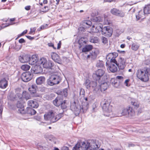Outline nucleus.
<instances>
[{"mask_svg": "<svg viewBox=\"0 0 150 150\" xmlns=\"http://www.w3.org/2000/svg\"><path fill=\"white\" fill-rule=\"evenodd\" d=\"M35 85H33L31 87L29 88L28 90L31 94H34L36 93V89L35 88Z\"/></svg>", "mask_w": 150, "mask_h": 150, "instance_id": "obj_40", "label": "nucleus"}, {"mask_svg": "<svg viewBox=\"0 0 150 150\" xmlns=\"http://www.w3.org/2000/svg\"><path fill=\"white\" fill-rule=\"evenodd\" d=\"M60 105L62 109H65L67 108V105L65 100L63 101Z\"/></svg>", "mask_w": 150, "mask_h": 150, "instance_id": "obj_52", "label": "nucleus"}, {"mask_svg": "<svg viewBox=\"0 0 150 150\" xmlns=\"http://www.w3.org/2000/svg\"><path fill=\"white\" fill-rule=\"evenodd\" d=\"M129 107L124 108L122 110L120 115H119V116L122 115H128Z\"/></svg>", "mask_w": 150, "mask_h": 150, "instance_id": "obj_39", "label": "nucleus"}, {"mask_svg": "<svg viewBox=\"0 0 150 150\" xmlns=\"http://www.w3.org/2000/svg\"><path fill=\"white\" fill-rule=\"evenodd\" d=\"M112 29L110 27L107 26L103 27V26H102L101 33L103 35L110 37L112 35Z\"/></svg>", "mask_w": 150, "mask_h": 150, "instance_id": "obj_7", "label": "nucleus"}, {"mask_svg": "<svg viewBox=\"0 0 150 150\" xmlns=\"http://www.w3.org/2000/svg\"><path fill=\"white\" fill-rule=\"evenodd\" d=\"M42 9L43 10L42 11L46 13L49 10V8L48 6H45L44 7V8H43Z\"/></svg>", "mask_w": 150, "mask_h": 150, "instance_id": "obj_53", "label": "nucleus"}, {"mask_svg": "<svg viewBox=\"0 0 150 150\" xmlns=\"http://www.w3.org/2000/svg\"><path fill=\"white\" fill-rule=\"evenodd\" d=\"M22 45L21 44H17L15 45L14 48L17 51H18L21 49L22 47Z\"/></svg>", "mask_w": 150, "mask_h": 150, "instance_id": "obj_47", "label": "nucleus"}, {"mask_svg": "<svg viewBox=\"0 0 150 150\" xmlns=\"http://www.w3.org/2000/svg\"><path fill=\"white\" fill-rule=\"evenodd\" d=\"M148 73L147 68H146L139 69L136 72L137 76L141 81L146 82L149 80Z\"/></svg>", "mask_w": 150, "mask_h": 150, "instance_id": "obj_4", "label": "nucleus"}, {"mask_svg": "<svg viewBox=\"0 0 150 150\" xmlns=\"http://www.w3.org/2000/svg\"><path fill=\"white\" fill-rule=\"evenodd\" d=\"M61 150H69L68 147L67 146H63L61 148Z\"/></svg>", "mask_w": 150, "mask_h": 150, "instance_id": "obj_61", "label": "nucleus"}, {"mask_svg": "<svg viewBox=\"0 0 150 150\" xmlns=\"http://www.w3.org/2000/svg\"><path fill=\"white\" fill-rule=\"evenodd\" d=\"M91 87L93 88V91L96 93H98L99 92V89L98 88L99 85L97 86V83L96 81H93L91 82Z\"/></svg>", "mask_w": 150, "mask_h": 150, "instance_id": "obj_22", "label": "nucleus"}, {"mask_svg": "<svg viewBox=\"0 0 150 150\" xmlns=\"http://www.w3.org/2000/svg\"><path fill=\"white\" fill-rule=\"evenodd\" d=\"M28 105L33 108H37L38 106V103L33 100H30L28 102Z\"/></svg>", "mask_w": 150, "mask_h": 150, "instance_id": "obj_27", "label": "nucleus"}, {"mask_svg": "<svg viewBox=\"0 0 150 150\" xmlns=\"http://www.w3.org/2000/svg\"><path fill=\"white\" fill-rule=\"evenodd\" d=\"M19 60L21 63H24L28 62L29 60V55H24L20 56L19 57Z\"/></svg>", "mask_w": 150, "mask_h": 150, "instance_id": "obj_21", "label": "nucleus"}, {"mask_svg": "<svg viewBox=\"0 0 150 150\" xmlns=\"http://www.w3.org/2000/svg\"><path fill=\"white\" fill-rule=\"evenodd\" d=\"M102 26H95L94 25H93L91 28L92 32L94 33H98L100 31H101Z\"/></svg>", "mask_w": 150, "mask_h": 150, "instance_id": "obj_29", "label": "nucleus"}, {"mask_svg": "<svg viewBox=\"0 0 150 150\" xmlns=\"http://www.w3.org/2000/svg\"><path fill=\"white\" fill-rule=\"evenodd\" d=\"M16 95V96L18 97L20 100H22V97L25 98L26 100L30 98V96L29 93L25 91L23 92L22 95L21 94H17Z\"/></svg>", "mask_w": 150, "mask_h": 150, "instance_id": "obj_17", "label": "nucleus"}, {"mask_svg": "<svg viewBox=\"0 0 150 150\" xmlns=\"http://www.w3.org/2000/svg\"><path fill=\"white\" fill-rule=\"evenodd\" d=\"M108 69L112 72L114 73L116 72L117 70V62H110L109 65H108Z\"/></svg>", "mask_w": 150, "mask_h": 150, "instance_id": "obj_10", "label": "nucleus"}, {"mask_svg": "<svg viewBox=\"0 0 150 150\" xmlns=\"http://www.w3.org/2000/svg\"><path fill=\"white\" fill-rule=\"evenodd\" d=\"M51 56L52 59L55 62L59 64H60L61 60L59 55L56 53L52 52Z\"/></svg>", "mask_w": 150, "mask_h": 150, "instance_id": "obj_19", "label": "nucleus"}, {"mask_svg": "<svg viewBox=\"0 0 150 150\" xmlns=\"http://www.w3.org/2000/svg\"><path fill=\"white\" fill-rule=\"evenodd\" d=\"M79 94L80 95H82L84 96L85 95V91L82 88L81 89Z\"/></svg>", "mask_w": 150, "mask_h": 150, "instance_id": "obj_54", "label": "nucleus"}, {"mask_svg": "<svg viewBox=\"0 0 150 150\" xmlns=\"http://www.w3.org/2000/svg\"><path fill=\"white\" fill-rule=\"evenodd\" d=\"M33 70L34 73L35 74L40 73L42 71V69L39 65H36L32 69Z\"/></svg>", "mask_w": 150, "mask_h": 150, "instance_id": "obj_24", "label": "nucleus"}, {"mask_svg": "<svg viewBox=\"0 0 150 150\" xmlns=\"http://www.w3.org/2000/svg\"><path fill=\"white\" fill-rule=\"evenodd\" d=\"M28 62L29 64L33 65L35 64L38 60V58L35 55H33L31 57L29 56Z\"/></svg>", "mask_w": 150, "mask_h": 150, "instance_id": "obj_20", "label": "nucleus"}, {"mask_svg": "<svg viewBox=\"0 0 150 150\" xmlns=\"http://www.w3.org/2000/svg\"><path fill=\"white\" fill-rule=\"evenodd\" d=\"M131 104L134 106V108L136 109L138 108L139 106V103L137 101H132Z\"/></svg>", "mask_w": 150, "mask_h": 150, "instance_id": "obj_46", "label": "nucleus"}, {"mask_svg": "<svg viewBox=\"0 0 150 150\" xmlns=\"http://www.w3.org/2000/svg\"><path fill=\"white\" fill-rule=\"evenodd\" d=\"M36 30L35 27L33 28H30V34H32V33L34 32Z\"/></svg>", "mask_w": 150, "mask_h": 150, "instance_id": "obj_56", "label": "nucleus"}, {"mask_svg": "<svg viewBox=\"0 0 150 150\" xmlns=\"http://www.w3.org/2000/svg\"><path fill=\"white\" fill-rule=\"evenodd\" d=\"M128 115L129 117H132L134 115L135 112L131 108L129 107Z\"/></svg>", "mask_w": 150, "mask_h": 150, "instance_id": "obj_41", "label": "nucleus"}, {"mask_svg": "<svg viewBox=\"0 0 150 150\" xmlns=\"http://www.w3.org/2000/svg\"><path fill=\"white\" fill-rule=\"evenodd\" d=\"M139 47V44L136 42L133 43L132 45L131 49L134 51H137Z\"/></svg>", "mask_w": 150, "mask_h": 150, "instance_id": "obj_34", "label": "nucleus"}, {"mask_svg": "<svg viewBox=\"0 0 150 150\" xmlns=\"http://www.w3.org/2000/svg\"><path fill=\"white\" fill-rule=\"evenodd\" d=\"M27 112L28 114L32 115L35 114L36 112L31 108H27Z\"/></svg>", "mask_w": 150, "mask_h": 150, "instance_id": "obj_31", "label": "nucleus"}, {"mask_svg": "<svg viewBox=\"0 0 150 150\" xmlns=\"http://www.w3.org/2000/svg\"><path fill=\"white\" fill-rule=\"evenodd\" d=\"M100 84L99 85L98 88H99V92H98V93L99 94L101 92H103L107 89L108 86L107 83L106 82L100 83V81H98Z\"/></svg>", "mask_w": 150, "mask_h": 150, "instance_id": "obj_15", "label": "nucleus"}, {"mask_svg": "<svg viewBox=\"0 0 150 150\" xmlns=\"http://www.w3.org/2000/svg\"><path fill=\"white\" fill-rule=\"evenodd\" d=\"M126 59H125L120 57L118 60V63H117L118 67L119 69H123L126 66L125 62Z\"/></svg>", "mask_w": 150, "mask_h": 150, "instance_id": "obj_14", "label": "nucleus"}, {"mask_svg": "<svg viewBox=\"0 0 150 150\" xmlns=\"http://www.w3.org/2000/svg\"><path fill=\"white\" fill-rule=\"evenodd\" d=\"M99 144L93 140L79 142L74 147L73 150H96Z\"/></svg>", "mask_w": 150, "mask_h": 150, "instance_id": "obj_1", "label": "nucleus"}, {"mask_svg": "<svg viewBox=\"0 0 150 150\" xmlns=\"http://www.w3.org/2000/svg\"><path fill=\"white\" fill-rule=\"evenodd\" d=\"M91 82L88 79H86L85 82L84 83V85L86 88L88 89H89L91 87Z\"/></svg>", "mask_w": 150, "mask_h": 150, "instance_id": "obj_38", "label": "nucleus"}, {"mask_svg": "<svg viewBox=\"0 0 150 150\" xmlns=\"http://www.w3.org/2000/svg\"><path fill=\"white\" fill-rule=\"evenodd\" d=\"M116 79L120 80L121 81H122L123 80V78L122 76H117L116 77Z\"/></svg>", "mask_w": 150, "mask_h": 150, "instance_id": "obj_57", "label": "nucleus"}, {"mask_svg": "<svg viewBox=\"0 0 150 150\" xmlns=\"http://www.w3.org/2000/svg\"><path fill=\"white\" fill-rule=\"evenodd\" d=\"M129 81V79H127L125 80L124 82V84L127 86H129L128 83Z\"/></svg>", "mask_w": 150, "mask_h": 150, "instance_id": "obj_58", "label": "nucleus"}, {"mask_svg": "<svg viewBox=\"0 0 150 150\" xmlns=\"http://www.w3.org/2000/svg\"><path fill=\"white\" fill-rule=\"evenodd\" d=\"M90 41L91 42L97 43L98 42V39L97 37H93L90 39Z\"/></svg>", "mask_w": 150, "mask_h": 150, "instance_id": "obj_43", "label": "nucleus"}, {"mask_svg": "<svg viewBox=\"0 0 150 150\" xmlns=\"http://www.w3.org/2000/svg\"><path fill=\"white\" fill-rule=\"evenodd\" d=\"M48 45L50 47H52L54 49H56V47H55L54 46V44L52 43H48Z\"/></svg>", "mask_w": 150, "mask_h": 150, "instance_id": "obj_55", "label": "nucleus"}, {"mask_svg": "<svg viewBox=\"0 0 150 150\" xmlns=\"http://www.w3.org/2000/svg\"><path fill=\"white\" fill-rule=\"evenodd\" d=\"M40 64L43 68L48 69H53L54 66L53 63L51 61H47L44 58H42L40 61Z\"/></svg>", "mask_w": 150, "mask_h": 150, "instance_id": "obj_6", "label": "nucleus"}, {"mask_svg": "<svg viewBox=\"0 0 150 150\" xmlns=\"http://www.w3.org/2000/svg\"><path fill=\"white\" fill-rule=\"evenodd\" d=\"M118 56V54L116 52H112L109 53L106 56V59L107 60H110V62H116L117 61L115 59Z\"/></svg>", "mask_w": 150, "mask_h": 150, "instance_id": "obj_11", "label": "nucleus"}, {"mask_svg": "<svg viewBox=\"0 0 150 150\" xmlns=\"http://www.w3.org/2000/svg\"><path fill=\"white\" fill-rule=\"evenodd\" d=\"M97 55V54L95 52H92L87 56V58H90L92 59H94L96 58Z\"/></svg>", "mask_w": 150, "mask_h": 150, "instance_id": "obj_35", "label": "nucleus"}, {"mask_svg": "<svg viewBox=\"0 0 150 150\" xmlns=\"http://www.w3.org/2000/svg\"><path fill=\"white\" fill-rule=\"evenodd\" d=\"M55 115V113L51 111L44 115V119L45 120H50L51 122H53L52 120H54Z\"/></svg>", "mask_w": 150, "mask_h": 150, "instance_id": "obj_12", "label": "nucleus"}, {"mask_svg": "<svg viewBox=\"0 0 150 150\" xmlns=\"http://www.w3.org/2000/svg\"><path fill=\"white\" fill-rule=\"evenodd\" d=\"M145 14L143 11H140L139 12L138 14L136 16L137 20H139L140 19H144L145 17Z\"/></svg>", "mask_w": 150, "mask_h": 150, "instance_id": "obj_26", "label": "nucleus"}, {"mask_svg": "<svg viewBox=\"0 0 150 150\" xmlns=\"http://www.w3.org/2000/svg\"><path fill=\"white\" fill-rule=\"evenodd\" d=\"M105 72V70L104 69H100L97 70L95 74H93V78L96 77V80H98L100 81V78L104 74Z\"/></svg>", "mask_w": 150, "mask_h": 150, "instance_id": "obj_9", "label": "nucleus"}, {"mask_svg": "<svg viewBox=\"0 0 150 150\" xmlns=\"http://www.w3.org/2000/svg\"><path fill=\"white\" fill-rule=\"evenodd\" d=\"M83 27L81 28H87L90 27L92 25L91 22L88 20H85L83 21L82 23Z\"/></svg>", "mask_w": 150, "mask_h": 150, "instance_id": "obj_25", "label": "nucleus"}, {"mask_svg": "<svg viewBox=\"0 0 150 150\" xmlns=\"http://www.w3.org/2000/svg\"><path fill=\"white\" fill-rule=\"evenodd\" d=\"M3 107L2 105H0V114H1L3 111Z\"/></svg>", "mask_w": 150, "mask_h": 150, "instance_id": "obj_64", "label": "nucleus"}, {"mask_svg": "<svg viewBox=\"0 0 150 150\" xmlns=\"http://www.w3.org/2000/svg\"><path fill=\"white\" fill-rule=\"evenodd\" d=\"M62 79L59 75L53 74L50 77L47 81V84L50 86H52L57 84L61 81Z\"/></svg>", "mask_w": 150, "mask_h": 150, "instance_id": "obj_5", "label": "nucleus"}, {"mask_svg": "<svg viewBox=\"0 0 150 150\" xmlns=\"http://www.w3.org/2000/svg\"><path fill=\"white\" fill-rule=\"evenodd\" d=\"M61 41H59V43L57 44V49H59L61 47Z\"/></svg>", "mask_w": 150, "mask_h": 150, "instance_id": "obj_59", "label": "nucleus"}, {"mask_svg": "<svg viewBox=\"0 0 150 150\" xmlns=\"http://www.w3.org/2000/svg\"><path fill=\"white\" fill-rule=\"evenodd\" d=\"M101 40L103 44H106L108 43V39L107 38L103 37L101 38Z\"/></svg>", "mask_w": 150, "mask_h": 150, "instance_id": "obj_49", "label": "nucleus"}, {"mask_svg": "<svg viewBox=\"0 0 150 150\" xmlns=\"http://www.w3.org/2000/svg\"><path fill=\"white\" fill-rule=\"evenodd\" d=\"M44 137L47 140H49L54 144L56 143L57 139L52 134L49 133H46L44 135Z\"/></svg>", "mask_w": 150, "mask_h": 150, "instance_id": "obj_13", "label": "nucleus"}, {"mask_svg": "<svg viewBox=\"0 0 150 150\" xmlns=\"http://www.w3.org/2000/svg\"><path fill=\"white\" fill-rule=\"evenodd\" d=\"M84 39V38H82L79 40L78 43L80 48L86 44V41Z\"/></svg>", "mask_w": 150, "mask_h": 150, "instance_id": "obj_33", "label": "nucleus"}, {"mask_svg": "<svg viewBox=\"0 0 150 150\" xmlns=\"http://www.w3.org/2000/svg\"><path fill=\"white\" fill-rule=\"evenodd\" d=\"M18 113H21V114H25L27 112V111H25L23 108H21V109H19L18 110Z\"/></svg>", "mask_w": 150, "mask_h": 150, "instance_id": "obj_48", "label": "nucleus"}, {"mask_svg": "<svg viewBox=\"0 0 150 150\" xmlns=\"http://www.w3.org/2000/svg\"><path fill=\"white\" fill-rule=\"evenodd\" d=\"M70 108L75 114H79L80 112L83 113L87 110L88 108V104L86 101L84 102L81 106L78 102L74 101L71 104Z\"/></svg>", "mask_w": 150, "mask_h": 150, "instance_id": "obj_2", "label": "nucleus"}, {"mask_svg": "<svg viewBox=\"0 0 150 150\" xmlns=\"http://www.w3.org/2000/svg\"><path fill=\"white\" fill-rule=\"evenodd\" d=\"M143 11L146 14L150 13V4L145 6L144 8Z\"/></svg>", "mask_w": 150, "mask_h": 150, "instance_id": "obj_37", "label": "nucleus"}, {"mask_svg": "<svg viewBox=\"0 0 150 150\" xmlns=\"http://www.w3.org/2000/svg\"><path fill=\"white\" fill-rule=\"evenodd\" d=\"M33 75L30 72H26L22 73L21 76L22 80L25 82L30 81L32 78Z\"/></svg>", "mask_w": 150, "mask_h": 150, "instance_id": "obj_8", "label": "nucleus"}, {"mask_svg": "<svg viewBox=\"0 0 150 150\" xmlns=\"http://www.w3.org/2000/svg\"><path fill=\"white\" fill-rule=\"evenodd\" d=\"M8 81L4 78L0 80V88L2 89L6 88L8 86Z\"/></svg>", "mask_w": 150, "mask_h": 150, "instance_id": "obj_23", "label": "nucleus"}, {"mask_svg": "<svg viewBox=\"0 0 150 150\" xmlns=\"http://www.w3.org/2000/svg\"><path fill=\"white\" fill-rule=\"evenodd\" d=\"M104 62L102 61H97L96 64V67H98L102 68L104 67Z\"/></svg>", "mask_w": 150, "mask_h": 150, "instance_id": "obj_44", "label": "nucleus"}, {"mask_svg": "<svg viewBox=\"0 0 150 150\" xmlns=\"http://www.w3.org/2000/svg\"><path fill=\"white\" fill-rule=\"evenodd\" d=\"M111 83L112 85L115 87L117 88L118 86V84L117 82L115 81V79H112L111 80Z\"/></svg>", "mask_w": 150, "mask_h": 150, "instance_id": "obj_45", "label": "nucleus"}, {"mask_svg": "<svg viewBox=\"0 0 150 150\" xmlns=\"http://www.w3.org/2000/svg\"><path fill=\"white\" fill-rule=\"evenodd\" d=\"M30 68V66L28 64H23L21 66V69L25 71L28 70Z\"/></svg>", "mask_w": 150, "mask_h": 150, "instance_id": "obj_42", "label": "nucleus"}, {"mask_svg": "<svg viewBox=\"0 0 150 150\" xmlns=\"http://www.w3.org/2000/svg\"><path fill=\"white\" fill-rule=\"evenodd\" d=\"M27 30H24L23 32L22 33H21V35L23 36L24 35L26 34L27 33Z\"/></svg>", "mask_w": 150, "mask_h": 150, "instance_id": "obj_62", "label": "nucleus"}, {"mask_svg": "<svg viewBox=\"0 0 150 150\" xmlns=\"http://www.w3.org/2000/svg\"><path fill=\"white\" fill-rule=\"evenodd\" d=\"M14 99L16 100H18V102L16 104L17 107L19 109L23 108V105L22 103L21 102V100H20L18 97L16 96V98H15Z\"/></svg>", "mask_w": 150, "mask_h": 150, "instance_id": "obj_30", "label": "nucleus"}, {"mask_svg": "<svg viewBox=\"0 0 150 150\" xmlns=\"http://www.w3.org/2000/svg\"><path fill=\"white\" fill-rule=\"evenodd\" d=\"M92 47V46L91 45H86L83 48L82 51L83 52H88L91 50Z\"/></svg>", "mask_w": 150, "mask_h": 150, "instance_id": "obj_32", "label": "nucleus"}, {"mask_svg": "<svg viewBox=\"0 0 150 150\" xmlns=\"http://www.w3.org/2000/svg\"><path fill=\"white\" fill-rule=\"evenodd\" d=\"M63 96L61 95L58 96L53 101L54 104L56 106H59L62 102Z\"/></svg>", "mask_w": 150, "mask_h": 150, "instance_id": "obj_18", "label": "nucleus"}, {"mask_svg": "<svg viewBox=\"0 0 150 150\" xmlns=\"http://www.w3.org/2000/svg\"><path fill=\"white\" fill-rule=\"evenodd\" d=\"M61 93L63 96L66 97L67 95V88L64 89Z\"/></svg>", "mask_w": 150, "mask_h": 150, "instance_id": "obj_50", "label": "nucleus"}, {"mask_svg": "<svg viewBox=\"0 0 150 150\" xmlns=\"http://www.w3.org/2000/svg\"><path fill=\"white\" fill-rule=\"evenodd\" d=\"M103 19V18L101 16H98L95 18L94 20L97 22H101Z\"/></svg>", "mask_w": 150, "mask_h": 150, "instance_id": "obj_51", "label": "nucleus"}, {"mask_svg": "<svg viewBox=\"0 0 150 150\" xmlns=\"http://www.w3.org/2000/svg\"><path fill=\"white\" fill-rule=\"evenodd\" d=\"M100 105L104 116L109 117L112 114V106L110 105L109 100L106 99H103L101 101Z\"/></svg>", "mask_w": 150, "mask_h": 150, "instance_id": "obj_3", "label": "nucleus"}, {"mask_svg": "<svg viewBox=\"0 0 150 150\" xmlns=\"http://www.w3.org/2000/svg\"><path fill=\"white\" fill-rule=\"evenodd\" d=\"M25 42V40L23 38H21L19 40V42L20 43H22Z\"/></svg>", "mask_w": 150, "mask_h": 150, "instance_id": "obj_60", "label": "nucleus"}, {"mask_svg": "<svg viewBox=\"0 0 150 150\" xmlns=\"http://www.w3.org/2000/svg\"><path fill=\"white\" fill-rule=\"evenodd\" d=\"M110 11L111 13L114 15L122 17H123L125 16V14L123 12L115 8L112 9Z\"/></svg>", "mask_w": 150, "mask_h": 150, "instance_id": "obj_16", "label": "nucleus"}, {"mask_svg": "<svg viewBox=\"0 0 150 150\" xmlns=\"http://www.w3.org/2000/svg\"><path fill=\"white\" fill-rule=\"evenodd\" d=\"M45 80V78L44 76H40L36 79V83L38 85H41L43 83Z\"/></svg>", "mask_w": 150, "mask_h": 150, "instance_id": "obj_28", "label": "nucleus"}, {"mask_svg": "<svg viewBox=\"0 0 150 150\" xmlns=\"http://www.w3.org/2000/svg\"><path fill=\"white\" fill-rule=\"evenodd\" d=\"M30 8V6H26L25 8V9L27 11L29 10Z\"/></svg>", "mask_w": 150, "mask_h": 150, "instance_id": "obj_63", "label": "nucleus"}, {"mask_svg": "<svg viewBox=\"0 0 150 150\" xmlns=\"http://www.w3.org/2000/svg\"><path fill=\"white\" fill-rule=\"evenodd\" d=\"M63 115L62 113H60L56 115H55L54 116V120H52L53 122H54L58 121L63 116Z\"/></svg>", "mask_w": 150, "mask_h": 150, "instance_id": "obj_36", "label": "nucleus"}]
</instances>
